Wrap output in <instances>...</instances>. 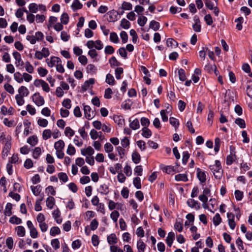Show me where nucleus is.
<instances>
[{
  "label": "nucleus",
  "mask_w": 252,
  "mask_h": 252,
  "mask_svg": "<svg viewBox=\"0 0 252 252\" xmlns=\"http://www.w3.org/2000/svg\"><path fill=\"white\" fill-rule=\"evenodd\" d=\"M209 168L212 172L216 179H220L221 178L223 173V170L220 160H216L215 161V164L210 165L209 166Z\"/></svg>",
  "instance_id": "1"
},
{
  "label": "nucleus",
  "mask_w": 252,
  "mask_h": 252,
  "mask_svg": "<svg viewBox=\"0 0 252 252\" xmlns=\"http://www.w3.org/2000/svg\"><path fill=\"white\" fill-rule=\"evenodd\" d=\"M32 101L38 107L42 106L45 103L44 97L38 92L34 93L32 96Z\"/></svg>",
  "instance_id": "2"
},
{
  "label": "nucleus",
  "mask_w": 252,
  "mask_h": 252,
  "mask_svg": "<svg viewBox=\"0 0 252 252\" xmlns=\"http://www.w3.org/2000/svg\"><path fill=\"white\" fill-rule=\"evenodd\" d=\"M11 137H8L6 141L2 143L4 145L2 151V154L3 157H6L11 150Z\"/></svg>",
  "instance_id": "3"
},
{
  "label": "nucleus",
  "mask_w": 252,
  "mask_h": 252,
  "mask_svg": "<svg viewBox=\"0 0 252 252\" xmlns=\"http://www.w3.org/2000/svg\"><path fill=\"white\" fill-rule=\"evenodd\" d=\"M27 225L30 229V236L33 238L35 239L38 237V232L37 229L34 226L31 220L27 221Z\"/></svg>",
  "instance_id": "4"
},
{
  "label": "nucleus",
  "mask_w": 252,
  "mask_h": 252,
  "mask_svg": "<svg viewBox=\"0 0 252 252\" xmlns=\"http://www.w3.org/2000/svg\"><path fill=\"white\" fill-rule=\"evenodd\" d=\"M230 154L227 156L226 160V163L228 165H231L236 159V152L233 146L230 147Z\"/></svg>",
  "instance_id": "5"
},
{
  "label": "nucleus",
  "mask_w": 252,
  "mask_h": 252,
  "mask_svg": "<svg viewBox=\"0 0 252 252\" xmlns=\"http://www.w3.org/2000/svg\"><path fill=\"white\" fill-rule=\"evenodd\" d=\"M211 195V190L208 188L203 189V194L199 196V199L205 204L208 201V196Z\"/></svg>",
  "instance_id": "6"
},
{
  "label": "nucleus",
  "mask_w": 252,
  "mask_h": 252,
  "mask_svg": "<svg viewBox=\"0 0 252 252\" xmlns=\"http://www.w3.org/2000/svg\"><path fill=\"white\" fill-rule=\"evenodd\" d=\"M83 110L85 117L88 120L92 119L94 117V113L92 110L90 106L87 105H83Z\"/></svg>",
  "instance_id": "7"
},
{
  "label": "nucleus",
  "mask_w": 252,
  "mask_h": 252,
  "mask_svg": "<svg viewBox=\"0 0 252 252\" xmlns=\"http://www.w3.org/2000/svg\"><path fill=\"white\" fill-rule=\"evenodd\" d=\"M206 6L210 10H214V13L216 16H218L219 13V10L217 7V4L214 3L213 1H206Z\"/></svg>",
  "instance_id": "8"
},
{
  "label": "nucleus",
  "mask_w": 252,
  "mask_h": 252,
  "mask_svg": "<svg viewBox=\"0 0 252 252\" xmlns=\"http://www.w3.org/2000/svg\"><path fill=\"white\" fill-rule=\"evenodd\" d=\"M13 56L16 61L15 63L17 67L24 65V63L22 61L21 54L19 52L17 51L14 52L13 53Z\"/></svg>",
  "instance_id": "9"
},
{
  "label": "nucleus",
  "mask_w": 252,
  "mask_h": 252,
  "mask_svg": "<svg viewBox=\"0 0 252 252\" xmlns=\"http://www.w3.org/2000/svg\"><path fill=\"white\" fill-rule=\"evenodd\" d=\"M46 62L48 66L52 67L55 65L56 63H61V60L58 57H52L50 60L49 59H46Z\"/></svg>",
  "instance_id": "10"
},
{
  "label": "nucleus",
  "mask_w": 252,
  "mask_h": 252,
  "mask_svg": "<svg viewBox=\"0 0 252 252\" xmlns=\"http://www.w3.org/2000/svg\"><path fill=\"white\" fill-rule=\"evenodd\" d=\"M194 24L192 26L193 30L196 32H200L201 31V24L200 20L197 16H195L193 18Z\"/></svg>",
  "instance_id": "11"
},
{
  "label": "nucleus",
  "mask_w": 252,
  "mask_h": 252,
  "mask_svg": "<svg viewBox=\"0 0 252 252\" xmlns=\"http://www.w3.org/2000/svg\"><path fill=\"white\" fill-rule=\"evenodd\" d=\"M129 127L133 130H136L140 128V124L138 119L136 118L131 121V118L129 119Z\"/></svg>",
  "instance_id": "12"
},
{
  "label": "nucleus",
  "mask_w": 252,
  "mask_h": 252,
  "mask_svg": "<svg viewBox=\"0 0 252 252\" xmlns=\"http://www.w3.org/2000/svg\"><path fill=\"white\" fill-rule=\"evenodd\" d=\"M197 177L201 183H204L206 180V174L199 168L196 169Z\"/></svg>",
  "instance_id": "13"
},
{
  "label": "nucleus",
  "mask_w": 252,
  "mask_h": 252,
  "mask_svg": "<svg viewBox=\"0 0 252 252\" xmlns=\"http://www.w3.org/2000/svg\"><path fill=\"white\" fill-rule=\"evenodd\" d=\"M53 217L55 219V220L58 224H60L62 222V219L61 218L60 211L58 209L55 210L53 213Z\"/></svg>",
  "instance_id": "14"
},
{
  "label": "nucleus",
  "mask_w": 252,
  "mask_h": 252,
  "mask_svg": "<svg viewBox=\"0 0 252 252\" xmlns=\"http://www.w3.org/2000/svg\"><path fill=\"white\" fill-rule=\"evenodd\" d=\"M187 203L190 208H195L197 210L200 208L199 202L193 199H189L187 200Z\"/></svg>",
  "instance_id": "15"
},
{
  "label": "nucleus",
  "mask_w": 252,
  "mask_h": 252,
  "mask_svg": "<svg viewBox=\"0 0 252 252\" xmlns=\"http://www.w3.org/2000/svg\"><path fill=\"white\" fill-rule=\"evenodd\" d=\"M107 242L110 245H113L117 243L118 238L115 233H112L107 236Z\"/></svg>",
  "instance_id": "16"
},
{
  "label": "nucleus",
  "mask_w": 252,
  "mask_h": 252,
  "mask_svg": "<svg viewBox=\"0 0 252 252\" xmlns=\"http://www.w3.org/2000/svg\"><path fill=\"white\" fill-rule=\"evenodd\" d=\"M175 239V234L173 232L168 233L167 237L166 239V242L168 247H171L173 241Z\"/></svg>",
  "instance_id": "17"
},
{
  "label": "nucleus",
  "mask_w": 252,
  "mask_h": 252,
  "mask_svg": "<svg viewBox=\"0 0 252 252\" xmlns=\"http://www.w3.org/2000/svg\"><path fill=\"white\" fill-rule=\"evenodd\" d=\"M81 152V154L83 156L87 155L89 156H91L94 154V151L92 147L89 146L86 149H82Z\"/></svg>",
  "instance_id": "18"
},
{
  "label": "nucleus",
  "mask_w": 252,
  "mask_h": 252,
  "mask_svg": "<svg viewBox=\"0 0 252 252\" xmlns=\"http://www.w3.org/2000/svg\"><path fill=\"white\" fill-rule=\"evenodd\" d=\"M94 83V78H90L84 82L82 86V88L83 90L86 91L89 88L91 85H93Z\"/></svg>",
  "instance_id": "19"
},
{
  "label": "nucleus",
  "mask_w": 252,
  "mask_h": 252,
  "mask_svg": "<svg viewBox=\"0 0 252 252\" xmlns=\"http://www.w3.org/2000/svg\"><path fill=\"white\" fill-rule=\"evenodd\" d=\"M247 84V94L249 97H252V81L248 79Z\"/></svg>",
  "instance_id": "20"
},
{
  "label": "nucleus",
  "mask_w": 252,
  "mask_h": 252,
  "mask_svg": "<svg viewBox=\"0 0 252 252\" xmlns=\"http://www.w3.org/2000/svg\"><path fill=\"white\" fill-rule=\"evenodd\" d=\"M19 94L23 96H27L29 95V91L25 86H21L18 89Z\"/></svg>",
  "instance_id": "21"
},
{
  "label": "nucleus",
  "mask_w": 252,
  "mask_h": 252,
  "mask_svg": "<svg viewBox=\"0 0 252 252\" xmlns=\"http://www.w3.org/2000/svg\"><path fill=\"white\" fill-rule=\"evenodd\" d=\"M12 208L11 203H7L4 211V214L5 216H10L12 214Z\"/></svg>",
  "instance_id": "22"
},
{
  "label": "nucleus",
  "mask_w": 252,
  "mask_h": 252,
  "mask_svg": "<svg viewBox=\"0 0 252 252\" xmlns=\"http://www.w3.org/2000/svg\"><path fill=\"white\" fill-rule=\"evenodd\" d=\"M38 142L37 137L35 135L30 136L27 139V143L32 146H35Z\"/></svg>",
  "instance_id": "23"
},
{
  "label": "nucleus",
  "mask_w": 252,
  "mask_h": 252,
  "mask_svg": "<svg viewBox=\"0 0 252 252\" xmlns=\"http://www.w3.org/2000/svg\"><path fill=\"white\" fill-rule=\"evenodd\" d=\"M175 179L177 181L187 182L188 181L187 175L186 174H179L175 176Z\"/></svg>",
  "instance_id": "24"
},
{
  "label": "nucleus",
  "mask_w": 252,
  "mask_h": 252,
  "mask_svg": "<svg viewBox=\"0 0 252 252\" xmlns=\"http://www.w3.org/2000/svg\"><path fill=\"white\" fill-rule=\"evenodd\" d=\"M141 135L144 137L148 138L152 135V131L148 127H143Z\"/></svg>",
  "instance_id": "25"
},
{
  "label": "nucleus",
  "mask_w": 252,
  "mask_h": 252,
  "mask_svg": "<svg viewBox=\"0 0 252 252\" xmlns=\"http://www.w3.org/2000/svg\"><path fill=\"white\" fill-rule=\"evenodd\" d=\"M137 248L138 252H144L146 245L141 239H139L137 242Z\"/></svg>",
  "instance_id": "26"
},
{
  "label": "nucleus",
  "mask_w": 252,
  "mask_h": 252,
  "mask_svg": "<svg viewBox=\"0 0 252 252\" xmlns=\"http://www.w3.org/2000/svg\"><path fill=\"white\" fill-rule=\"evenodd\" d=\"M64 147V143L63 140H60L54 144V148L56 150H63Z\"/></svg>",
  "instance_id": "27"
},
{
  "label": "nucleus",
  "mask_w": 252,
  "mask_h": 252,
  "mask_svg": "<svg viewBox=\"0 0 252 252\" xmlns=\"http://www.w3.org/2000/svg\"><path fill=\"white\" fill-rule=\"evenodd\" d=\"M160 24L158 22L152 20L151 21L149 25V28L153 29L154 31H157L159 30Z\"/></svg>",
  "instance_id": "28"
},
{
  "label": "nucleus",
  "mask_w": 252,
  "mask_h": 252,
  "mask_svg": "<svg viewBox=\"0 0 252 252\" xmlns=\"http://www.w3.org/2000/svg\"><path fill=\"white\" fill-rule=\"evenodd\" d=\"M55 204V199L52 196H49L46 199V206L49 209H52Z\"/></svg>",
  "instance_id": "29"
},
{
  "label": "nucleus",
  "mask_w": 252,
  "mask_h": 252,
  "mask_svg": "<svg viewBox=\"0 0 252 252\" xmlns=\"http://www.w3.org/2000/svg\"><path fill=\"white\" fill-rule=\"evenodd\" d=\"M31 188L33 194L35 196H38L39 195L41 191V187L40 185H37L36 186H31Z\"/></svg>",
  "instance_id": "30"
},
{
  "label": "nucleus",
  "mask_w": 252,
  "mask_h": 252,
  "mask_svg": "<svg viewBox=\"0 0 252 252\" xmlns=\"http://www.w3.org/2000/svg\"><path fill=\"white\" fill-rule=\"evenodd\" d=\"M17 235L20 237H24L26 234L25 228L23 226H18L16 227Z\"/></svg>",
  "instance_id": "31"
},
{
  "label": "nucleus",
  "mask_w": 252,
  "mask_h": 252,
  "mask_svg": "<svg viewBox=\"0 0 252 252\" xmlns=\"http://www.w3.org/2000/svg\"><path fill=\"white\" fill-rule=\"evenodd\" d=\"M87 71L89 73L95 74L96 73L97 68L93 64H89L86 67Z\"/></svg>",
  "instance_id": "32"
},
{
  "label": "nucleus",
  "mask_w": 252,
  "mask_h": 252,
  "mask_svg": "<svg viewBox=\"0 0 252 252\" xmlns=\"http://www.w3.org/2000/svg\"><path fill=\"white\" fill-rule=\"evenodd\" d=\"M140 159L141 157L139 153L135 152L132 154V160L134 163H138L140 161Z\"/></svg>",
  "instance_id": "33"
},
{
  "label": "nucleus",
  "mask_w": 252,
  "mask_h": 252,
  "mask_svg": "<svg viewBox=\"0 0 252 252\" xmlns=\"http://www.w3.org/2000/svg\"><path fill=\"white\" fill-rule=\"evenodd\" d=\"M64 134L66 136L70 139L74 135V131L71 127L67 126L65 128Z\"/></svg>",
  "instance_id": "34"
},
{
  "label": "nucleus",
  "mask_w": 252,
  "mask_h": 252,
  "mask_svg": "<svg viewBox=\"0 0 252 252\" xmlns=\"http://www.w3.org/2000/svg\"><path fill=\"white\" fill-rule=\"evenodd\" d=\"M147 18L145 16H140L137 20L138 24L141 26L143 27L147 22Z\"/></svg>",
  "instance_id": "35"
},
{
  "label": "nucleus",
  "mask_w": 252,
  "mask_h": 252,
  "mask_svg": "<svg viewBox=\"0 0 252 252\" xmlns=\"http://www.w3.org/2000/svg\"><path fill=\"white\" fill-rule=\"evenodd\" d=\"M14 78L19 83H22L23 82V74L19 72L14 73Z\"/></svg>",
  "instance_id": "36"
},
{
  "label": "nucleus",
  "mask_w": 252,
  "mask_h": 252,
  "mask_svg": "<svg viewBox=\"0 0 252 252\" xmlns=\"http://www.w3.org/2000/svg\"><path fill=\"white\" fill-rule=\"evenodd\" d=\"M52 136V131L50 129H47L43 130L42 133V138L44 140L49 139Z\"/></svg>",
  "instance_id": "37"
},
{
  "label": "nucleus",
  "mask_w": 252,
  "mask_h": 252,
  "mask_svg": "<svg viewBox=\"0 0 252 252\" xmlns=\"http://www.w3.org/2000/svg\"><path fill=\"white\" fill-rule=\"evenodd\" d=\"M108 189V186L106 184H104L100 186L99 190L101 194H106L109 192Z\"/></svg>",
  "instance_id": "38"
},
{
  "label": "nucleus",
  "mask_w": 252,
  "mask_h": 252,
  "mask_svg": "<svg viewBox=\"0 0 252 252\" xmlns=\"http://www.w3.org/2000/svg\"><path fill=\"white\" fill-rule=\"evenodd\" d=\"M106 82L111 85H113L115 84V79L113 76L110 73H108L106 75Z\"/></svg>",
  "instance_id": "39"
},
{
  "label": "nucleus",
  "mask_w": 252,
  "mask_h": 252,
  "mask_svg": "<svg viewBox=\"0 0 252 252\" xmlns=\"http://www.w3.org/2000/svg\"><path fill=\"white\" fill-rule=\"evenodd\" d=\"M61 233L60 228L57 226L52 227L50 230V234L52 236H55Z\"/></svg>",
  "instance_id": "40"
},
{
  "label": "nucleus",
  "mask_w": 252,
  "mask_h": 252,
  "mask_svg": "<svg viewBox=\"0 0 252 252\" xmlns=\"http://www.w3.org/2000/svg\"><path fill=\"white\" fill-rule=\"evenodd\" d=\"M41 153L42 151L41 148L38 147L35 148L32 153L33 158L35 159H37Z\"/></svg>",
  "instance_id": "41"
},
{
  "label": "nucleus",
  "mask_w": 252,
  "mask_h": 252,
  "mask_svg": "<svg viewBox=\"0 0 252 252\" xmlns=\"http://www.w3.org/2000/svg\"><path fill=\"white\" fill-rule=\"evenodd\" d=\"M58 176L60 180L63 183L67 182L68 180V176L65 173L60 172L58 173Z\"/></svg>",
  "instance_id": "42"
},
{
  "label": "nucleus",
  "mask_w": 252,
  "mask_h": 252,
  "mask_svg": "<svg viewBox=\"0 0 252 252\" xmlns=\"http://www.w3.org/2000/svg\"><path fill=\"white\" fill-rule=\"evenodd\" d=\"M110 40L111 42L117 43L119 41V39L117 33L115 32H112L110 34Z\"/></svg>",
  "instance_id": "43"
},
{
  "label": "nucleus",
  "mask_w": 252,
  "mask_h": 252,
  "mask_svg": "<svg viewBox=\"0 0 252 252\" xmlns=\"http://www.w3.org/2000/svg\"><path fill=\"white\" fill-rule=\"evenodd\" d=\"M120 25L123 28L125 29H128L130 27V23L128 20L125 18H123L121 20Z\"/></svg>",
  "instance_id": "44"
},
{
  "label": "nucleus",
  "mask_w": 252,
  "mask_h": 252,
  "mask_svg": "<svg viewBox=\"0 0 252 252\" xmlns=\"http://www.w3.org/2000/svg\"><path fill=\"white\" fill-rule=\"evenodd\" d=\"M51 245L55 250L59 249L60 247L59 240L57 238L52 240Z\"/></svg>",
  "instance_id": "45"
},
{
  "label": "nucleus",
  "mask_w": 252,
  "mask_h": 252,
  "mask_svg": "<svg viewBox=\"0 0 252 252\" xmlns=\"http://www.w3.org/2000/svg\"><path fill=\"white\" fill-rule=\"evenodd\" d=\"M9 222L12 224H19L22 222V220L16 216H13L10 218Z\"/></svg>",
  "instance_id": "46"
},
{
  "label": "nucleus",
  "mask_w": 252,
  "mask_h": 252,
  "mask_svg": "<svg viewBox=\"0 0 252 252\" xmlns=\"http://www.w3.org/2000/svg\"><path fill=\"white\" fill-rule=\"evenodd\" d=\"M221 221V218L219 213H217L213 218V223L215 226L219 225Z\"/></svg>",
  "instance_id": "47"
},
{
  "label": "nucleus",
  "mask_w": 252,
  "mask_h": 252,
  "mask_svg": "<svg viewBox=\"0 0 252 252\" xmlns=\"http://www.w3.org/2000/svg\"><path fill=\"white\" fill-rule=\"evenodd\" d=\"M24 97L20 94H17L15 96L16 103L19 106H22L24 104L25 100Z\"/></svg>",
  "instance_id": "48"
},
{
  "label": "nucleus",
  "mask_w": 252,
  "mask_h": 252,
  "mask_svg": "<svg viewBox=\"0 0 252 252\" xmlns=\"http://www.w3.org/2000/svg\"><path fill=\"white\" fill-rule=\"evenodd\" d=\"M26 70L29 73H32L34 70L33 66L29 62H26L25 63Z\"/></svg>",
  "instance_id": "49"
},
{
  "label": "nucleus",
  "mask_w": 252,
  "mask_h": 252,
  "mask_svg": "<svg viewBox=\"0 0 252 252\" xmlns=\"http://www.w3.org/2000/svg\"><path fill=\"white\" fill-rule=\"evenodd\" d=\"M109 63L111 66H118L121 65V63L117 61V60L115 57H111L109 60Z\"/></svg>",
  "instance_id": "50"
},
{
  "label": "nucleus",
  "mask_w": 252,
  "mask_h": 252,
  "mask_svg": "<svg viewBox=\"0 0 252 252\" xmlns=\"http://www.w3.org/2000/svg\"><path fill=\"white\" fill-rule=\"evenodd\" d=\"M43 200V196H42L41 198L36 200L34 207V209L36 211H40L42 210V207L40 204Z\"/></svg>",
  "instance_id": "51"
},
{
  "label": "nucleus",
  "mask_w": 252,
  "mask_h": 252,
  "mask_svg": "<svg viewBox=\"0 0 252 252\" xmlns=\"http://www.w3.org/2000/svg\"><path fill=\"white\" fill-rule=\"evenodd\" d=\"M132 4L130 3L124 1L122 5V7H120L119 9L125 10H129L132 9Z\"/></svg>",
  "instance_id": "52"
},
{
  "label": "nucleus",
  "mask_w": 252,
  "mask_h": 252,
  "mask_svg": "<svg viewBox=\"0 0 252 252\" xmlns=\"http://www.w3.org/2000/svg\"><path fill=\"white\" fill-rule=\"evenodd\" d=\"M71 7L73 11L80 9L82 7V4L79 1H74L71 5Z\"/></svg>",
  "instance_id": "53"
},
{
  "label": "nucleus",
  "mask_w": 252,
  "mask_h": 252,
  "mask_svg": "<svg viewBox=\"0 0 252 252\" xmlns=\"http://www.w3.org/2000/svg\"><path fill=\"white\" fill-rule=\"evenodd\" d=\"M166 44L168 47H176L178 45V43L176 41L172 38H168L166 41Z\"/></svg>",
  "instance_id": "54"
},
{
  "label": "nucleus",
  "mask_w": 252,
  "mask_h": 252,
  "mask_svg": "<svg viewBox=\"0 0 252 252\" xmlns=\"http://www.w3.org/2000/svg\"><path fill=\"white\" fill-rule=\"evenodd\" d=\"M133 184L134 187L137 189H140L141 188V180L139 177H136L133 179Z\"/></svg>",
  "instance_id": "55"
},
{
  "label": "nucleus",
  "mask_w": 252,
  "mask_h": 252,
  "mask_svg": "<svg viewBox=\"0 0 252 252\" xmlns=\"http://www.w3.org/2000/svg\"><path fill=\"white\" fill-rule=\"evenodd\" d=\"M169 122L170 124L173 126L175 127L176 129H177L179 125V122L178 120L177 119L174 118V117H171L169 119Z\"/></svg>",
  "instance_id": "56"
},
{
  "label": "nucleus",
  "mask_w": 252,
  "mask_h": 252,
  "mask_svg": "<svg viewBox=\"0 0 252 252\" xmlns=\"http://www.w3.org/2000/svg\"><path fill=\"white\" fill-rule=\"evenodd\" d=\"M140 122L143 127H148L150 124V120L145 117H142Z\"/></svg>",
  "instance_id": "57"
},
{
  "label": "nucleus",
  "mask_w": 252,
  "mask_h": 252,
  "mask_svg": "<svg viewBox=\"0 0 252 252\" xmlns=\"http://www.w3.org/2000/svg\"><path fill=\"white\" fill-rule=\"evenodd\" d=\"M162 170L169 174H172L174 173V167L172 166H166L163 168Z\"/></svg>",
  "instance_id": "58"
},
{
  "label": "nucleus",
  "mask_w": 252,
  "mask_h": 252,
  "mask_svg": "<svg viewBox=\"0 0 252 252\" xmlns=\"http://www.w3.org/2000/svg\"><path fill=\"white\" fill-rule=\"evenodd\" d=\"M178 74L179 77V79L182 81H184L186 79V76L185 74V71L183 69H180L178 70Z\"/></svg>",
  "instance_id": "59"
},
{
  "label": "nucleus",
  "mask_w": 252,
  "mask_h": 252,
  "mask_svg": "<svg viewBox=\"0 0 252 252\" xmlns=\"http://www.w3.org/2000/svg\"><path fill=\"white\" fill-rule=\"evenodd\" d=\"M120 216V214L117 211H113L110 214V218L115 222L117 221L118 219Z\"/></svg>",
  "instance_id": "60"
},
{
  "label": "nucleus",
  "mask_w": 252,
  "mask_h": 252,
  "mask_svg": "<svg viewBox=\"0 0 252 252\" xmlns=\"http://www.w3.org/2000/svg\"><path fill=\"white\" fill-rule=\"evenodd\" d=\"M235 123L242 128H244L246 127L245 122L242 119L239 118L236 119Z\"/></svg>",
  "instance_id": "61"
},
{
  "label": "nucleus",
  "mask_w": 252,
  "mask_h": 252,
  "mask_svg": "<svg viewBox=\"0 0 252 252\" xmlns=\"http://www.w3.org/2000/svg\"><path fill=\"white\" fill-rule=\"evenodd\" d=\"M61 21L62 23L66 25L68 23L69 21V17L66 13H63L61 17Z\"/></svg>",
  "instance_id": "62"
},
{
  "label": "nucleus",
  "mask_w": 252,
  "mask_h": 252,
  "mask_svg": "<svg viewBox=\"0 0 252 252\" xmlns=\"http://www.w3.org/2000/svg\"><path fill=\"white\" fill-rule=\"evenodd\" d=\"M4 89L9 94H13L14 90L12 85L8 83L5 84L4 85Z\"/></svg>",
  "instance_id": "63"
},
{
  "label": "nucleus",
  "mask_w": 252,
  "mask_h": 252,
  "mask_svg": "<svg viewBox=\"0 0 252 252\" xmlns=\"http://www.w3.org/2000/svg\"><path fill=\"white\" fill-rule=\"evenodd\" d=\"M92 242L94 246L96 247L99 245V240L98 236L94 234L92 237Z\"/></svg>",
  "instance_id": "64"
}]
</instances>
